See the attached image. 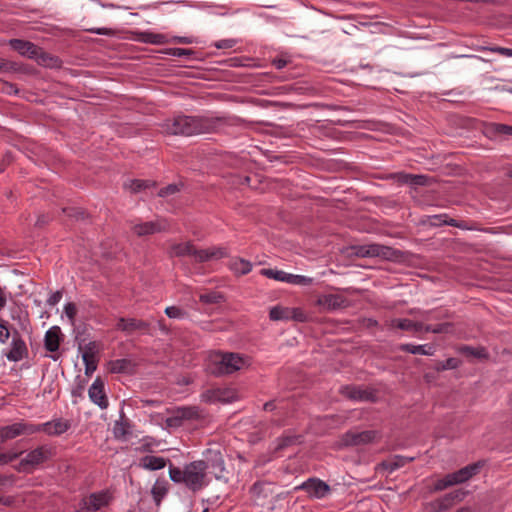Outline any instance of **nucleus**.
Segmentation results:
<instances>
[{"label": "nucleus", "mask_w": 512, "mask_h": 512, "mask_svg": "<svg viewBox=\"0 0 512 512\" xmlns=\"http://www.w3.org/2000/svg\"><path fill=\"white\" fill-rule=\"evenodd\" d=\"M229 117L179 115L167 119L163 127L172 135L191 136L200 133L216 132L220 127L231 125Z\"/></svg>", "instance_id": "f257e3e1"}, {"label": "nucleus", "mask_w": 512, "mask_h": 512, "mask_svg": "<svg viewBox=\"0 0 512 512\" xmlns=\"http://www.w3.org/2000/svg\"><path fill=\"white\" fill-rule=\"evenodd\" d=\"M56 455V448L51 445H40L28 452L25 458L13 465L18 473L30 474L41 464L51 460Z\"/></svg>", "instance_id": "f03ea898"}, {"label": "nucleus", "mask_w": 512, "mask_h": 512, "mask_svg": "<svg viewBox=\"0 0 512 512\" xmlns=\"http://www.w3.org/2000/svg\"><path fill=\"white\" fill-rule=\"evenodd\" d=\"M209 469V462L205 460L192 461L185 465V485L193 492L201 490L205 482L206 471Z\"/></svg>", "instance_id": "7ed1b4c3"}, {"label": "nucleus", "mask_w": 512, "mask_h": 512, "mask_svg": "<svg viewBox=\"0 0 512 512\" xmlns=\"http://www.w3.org/2000/svg\"><path fill=\"white\" fill-rule=\"evenodd\" d=\"M246 364V359L238 353H225L221 355L220 360H215L210 364V373L214 376L232 374L240 370Z\"/></svg>", "instance_id": "20e7f679"}, {"label": "nucleus", "mask_w": 512, "mask_h": 512, "mask_svg": "<svg viewBox=\"0 0 512 512\" xmlns=\"http://www.w3.org/2000/svg\"><path fill=\"white\" fill-rule=\"evenodd\" d=\"M379 438V432L376 430H365L361 432L349 430L340 436L336 446L339 449H343L347 447L366 445L375 442Z\"/></svg>", "instance_id": "39448f33"}, {"label": "nucleus", "mask_w": 512, "mask_h": 512, "mask_svg": "<svg viewBox=\"0 0 512 512\" xmlns=\"http://www.w3.org/2000/svg\"><path fill=\"white\" fill-rule=\"evenodd\" d=\"M35 434L34 424L25 422H15L11 425L0 427V444H3L9 440H13L21 435H32Z\"/></svg>", "instance_id": "423d86ee"}, {"label": "nucleus", "mask_w": 512, "mask_h": 512, "mask_svg": "<svg viewBox=\"0 0 512 512\" xmlns=\"http://www.w3.org/2000/svg\"><path fill=\"white\" fill-rule=\"evenodd\" d=\"M65 336L59 326L49 328L44 336V348L51 353L50 358L57 361L60 357L59 350L64 342Z\"/></svg>", "instance_id": "0eeeda50"}, {"label": "nucleus", "mask_w": 512, "mask_h": 512, "mask_svg": "<svg viewBox=\"0 0 512 512\" xmlns=\"http://www.w3.org/2000/svg\"><path fill=\"white\" fill-rule=\"evenodd\" d=\"M115 329L126 335H132L136 331L151 335V323L137 318L120 317L116 322Z\"/></svg>", "instance_id": "6e6552de"}, {"label": "nucleus", "mask_w": 512, "mask_h": 512, "mask_svg": "<svg viewBox=\"0 0 512 512\" xmlns=\"http://www.w3.org/2000/svg\"><path fill=\"white\" fill-rule=\"evenodd\" d=\"M260 274L267 278L274 279L276 281L286 282V283L295 284V285L308 286V285H311L313 282L312 278L305 277L302 275L289 274L282 270H276V269H271V268H263L260 271Z\"/></svg>", "instance_id": "1a4fd4ad"}, {"label": "nucleus", "mask_w": 512, "mask_h": 512, "mask_svg": "<svg viewBox=\"0 0 512 512\" xmlns=\"http://www.w3.org/2000/svg\"><path fill=\"white\" fill-rule=\"evenodd\" d=\"M296 490H303L307 493L309 498L321 499L326 497L330 492V486L319 478H309L301 485L295 488Z\"/></svg>", "instance_id": "9d476101"}, {"label": "nucleus", "mask_w": 512, "mask_h": 512, "mask_svg": "<svg viewBox=\"0 0 512 512\" xmlns=\"http://www.w3.org/2000/svg\"><path fill=\"white\" fill-rule=\"evenodd\" d=\"M389 177L399 184H407L412 188H416L418 186H431L435 182L434 178L428 175L410 174L406 172L392 173Z\"/></svg>", "instance_id": "9b49d317"}, {"label": "nucleus", "mask_w": 512, "mask_h": 512, "mask_svg": "<svg viewBox=\"0 0 512 512\" xmlns=\"http://www.w3.org/2000/svg\"><path fill=\"white\" fill-rule=\"evenodd\" d=\"M340 393L345 398L353 401H366L372 403L377 401L375 390L363 389L356 385H345L341 388Z\"/></svg>", "instance_id": "f8f14e48"}, {"label": "nucleus", "mask_w": 512, "mask_h": 512, "mask_svg": "<svg viewBox=\"0 0 512 512\" xmlns=\"http://www.w3.org/2000/svg\"><path fill=\"white\" fill-rule=\"evenodd\" d=\"M70 428V421L63 418H56L42 424H34L35 433L44 432L48 436H60Z\"/></svg>", "instance_id": "ddd939ff"}, {"label": "nucleus", "mask_w": 512, "mask_h": 512, "mask_svg": "<svg viewBox=\"0 0 512 512\" xmlns=\"http://www.w3.org/2000/svg\"><path fill=\"white\" fill-rule=\"evenodd\" d=\"M111 496L107 491H100V492H94L89 495V502L83 498L80 501V512L83 510H94L97 511L101 509L102 507H105L109 505V502L111 500Z\"/></svg>", "instance_id": "4468645a"}, {"label": "nucleus", "mask_w": 512, "mask_h": 512, "mask_svg": "<svg viewBox=\"0 0 512 512\" xmlns=\"http://www.w3.org/2000/svg\"><path fill=\"white\" fill-rule=\"evenodd\" d=\"M90 400L101 409H106L109 405L107 395L105 393L104 381L98 376L88 390Z\"/></svg>", "instance_id": "2eb2a0df"}, {"label": "nucleus", "mask_w": 512, "mask_h": 512, "mask_svg": "<svg viewBox=\"0 0 512 512\" xmlns=\"http://www.w3.org/2000/svg\"><path fill=\"white\" fill-rule=\"evenodd\" d=\"M8 45L21 56L32 60H34L40 48V46L31 41L17 38L10 39Z\"/></svg>", "instance_id": "dca6fc26"}, {"label": "nucleus", "mask_w": 512, "mask_h": 512, "mask_svg": "<svg viewBox=\"0 0 512 512\" xmlns=\"http://www.w3.org/2000/svg\"><path fill=\"white\" fill-rule=\"evenodd\" d=\"M12 334H13V339H12V343H11L12 347H11L10 351L6 354V356H7L8 360L13 361V362H18L28 356V349H27L26 343L21 338V335L18 332V330L13 329Z\"/></svg>", "instance_id": "f3484780"}, {"label": "nucleus", "mask_w": 512, "mask_h": 512, "mask_svg": "<svg viewBox=\"0 0 512 512\" xmlns=\"http://www.w3.org/2000/svg\"><path fill=\"white\" fill-rule=\"evenodd\" d=\"M317 306L323 307L327 311H334L348 306V300L339 294H325L318 297Z\"/></svg>", "instance_id": "a211bd4d"}, {"label": "nucleus", "mask_w": 512, "mask_h": 512, "mask_svg": "<svg viewBox=\"0 0 512 512\" xmlns=\"http://www.w3.org/2000/svg\"><path fill=\"white\" fill-rule=\"evenodd\" d=\"M228 256L229 252L227 248L224 247H213L209 249L195 248V253L193 255V257H195L196 262L198 263H204L212 259H221Z\"/></svg>", "instance_id": "6ab92c4d"}, {"label": "nucleus", "mask_w": 512, "mask_h": 512, "mask_svg": "<svg viewBox=\"0 0 512 512\" xmlns=\"http://www.w3.org/2000/svg\"><path fill=\"white\" fill-rule=\"evenodd\" d=\"M0 68L4 73H20L29 76H35L39 72L33 65L7 59L4 66H0Z\"/></svg>", "instance_id": "aec40b11"}, {"label": "nucleus", "mask_w": 512, "mask_h": 512, "mask_svg": "<svg viewBox=\"0 0 512 512\" xmlns=\"http://www.w3.org/2000/svg\"><path fill=\"white\" fill-rule=\"evenodd\" d=\"M485 461H477L475 463L469 464L456 472H453V479L456 484L463 483L473 476L477 475L480 472V469L484 466Z\"/></svg>", "instance_id": "412c9836"}, {"label": "nucleus", "mask_w": 512, "mask_h": 512, "mask_svg": "<svg viewBox=\"0 0 512 512\" xmlns=\"http://www.w3.org/2000/svg\"><path fill=\"white\" fill-rule=\"evenodd\" d=\"M108 370L113 374H128L135 373L136 364L127 358L111 360L108 362Z\"/></svg>", "instance_id": "4be33fe9"}, {"label": "nucleus", "mask_w": 512, "mask_h": 512, "mask_svg": "<svg viewBox=\"0 0 512 512\" xmlns=\"http://www.w3.org/2000/svg\"><path fill=\"white\" fill-rule=\"evenodd\" d=\"M303 443V436L298 434H283L282 436L276 439V446L273 449L272 453L275 456H279L280 453L287 449L288 447L294 445H300Z\"/></svg>", "instance_id": "5701e85b"}, {"label": "nucleus", "mask_w": 512, "mask_h": 512, "mask_svg": "<svg viewBox=\"0 0 512 512\" xmlns=\"http://www.w3.org/2000/svg\"><path fill=\"white\" fill-rule=\"evenodd\" d=\"M34 60L38 65L45 68H61L63 61L56 55L46 52L42 47L39 48Z\"/></svg>", "instance_id": "b1692460"}, {"label": "nucleus", "mask_w": 512, "mask_h": 512, "mask_svg": "<svg viewBox=\"0 0 512 512\" xmlns=\"http://www.w3.org/2000/svg\"><path fill=\"white\" fill-rule=\"evenodd\" d=\"M457 352L466 358H476L479 360H488L489 359V353L486 350L485 347L479 346V347H473L469 345H459L457 347Z\"/></svg>", "instance_id": "393cba45"}, {"label": "nucleus", "mask_w": 512, "mask_h": 512, "mask_svg": "<svg viewBox=\"0 0 512 512\" xmlns=\"http://www.w3.org/2000/svg\"><path fill=\"white\" fill-rule=\"evenodd\" d=\"M229 269L236 277L247 275L252 270V263L241 257H234L229 261Z\"/></svg>", "instance_id": "a878e982"}, {"label": "nucleus", "mask_w": 512, "mask_h": 512, "mask_svg": "<svg viewBox=\"0 0 512 512\" xmlns=\"http://www.w3.org/2000/svg\"><path fill=\"white\" fill-rule=\"evenodd\" d=\"M377 255L376 257L382 258L388 261H402L404 259L405 253L401 250L395 249L390 246H385L381 244H377Z\"/></svg>", "instance_id": "bb28decb"}, {"label": "nucleus", "mask_w": 512, "mask_h": 512, "mask_svg": "<svg viewBox=\"0 0 512 512\" xmlns=\"http://www.w3.org/2000/svg\"><path fill=\"white\" fill-rule=\"evenodd\" d=\"M132 230L137 236L142 237L161 232L164 228L161 227L159 222L148 221L134 225Z\"/></svg>", "instance_id": "cd10ccee"}, {"label": "nucleus", "mask_w": 512, "mask_h": 512, "mask_svg": "<svg viewBox=\"0 0 512 512\" xmlns=\"http://www.w3.org/2000/svg\"><path fill=\"white\" fill-rule=\"evenodd\" d=\"M484 133L489 138H493L498 135L512 136V125L488 123L485 125Z\"/></svg>", "instance_id": "c85d7f7f"}, {"label": "nucleus", "mask_w": 512, "mask_h": 512, "mask_svg": "<svg viewBox=\"0 0 512 512\" xmlns=\"http://www.w3.org/2000/svg\"><path fill=\"white\" fill-rule=\"evenodd\" d=\"M169 483L165 479H157L151 489V495L157 507L160 506L163 498L167 495Z\"/></svg>", "instance_id": "c756f323"}, {"label": "nucleus", "mask_w": 512, "mask_h": 512, "mask_svg": "<svg viewBox=\"0 0 512 512\" xmlns=\"http://www.w3.org/2000/svg\"><path fill=\"white\" fill-rule=\"evenodd\" d=\"M169 459H165L159 456L147 455L141 459V465L148 470L155 471L165 468Z\"/></svg>", "instance_id": "7c9ffc66"}, {"label": "nucleus", "mask_w": 512, "mask_h": 512, "mask_svg": "<svg viewBox=\"0 0 512 512\" xmlns=\"http://www.w3.org/2000/svg\"><path fill=\"white\" fill-rule=\"evenodd\" d=\"M393 325L403 331H413L419 333L423 331L424 324L422 322H415L408 318L395 319Z\"/></svg>", "instance_id": "2f4dec72"}, {"label": "nucleus", "mask_w": 512, "mask_h": 512, "mask_svg": "<svg viewBox=\"0 0 512 512\" xmlns=\"http://www.w3.org/2000/svg\"><path fill=\"white\" fill-rule=\"evenodd\" d=\"M233 184L246 185L252 189H258L262 183L261 176L258 174L254 175H234Z\"/></svg>", "instance_id": "473e14b6"}, {"label": "nucleus", "mask_w": 512, "mask_h": 512, "mask_svg": "<svg viewBox=\"0 0 512 512\" xmlns=\"http://www.w3.org/2000/svg\"><path fill=\"white\" fill-rule=\"evenodd\" d=\"M453 506L452 501L446 494L426 505L428 512H446Z\"/></svg>", "instance_id": "72a5a7b5"}, {"label": "nucleus", "mask_w": 512, "mask_h": 512, "mask_svg": "<svg viewBox=\"0 0 512 512\" xmlns=\"http://www.w3.org/2000/svg\"><path fill=\"white\" fill-rule=\"evenodd\" d=\"M399 350L402 352H407L411 354H420V355H427L431 356L434 354V348L433 346L428 345H413V344H401L399 346Z\"/></svg>", "instance_id": "f704fd0d"}, {"label": "nucleus", "mask_w": 512, "mask_h": 512, "mask_svg": "<svg viewBox=\"0 0 512 512\" xmlns=\"http://www.w3.org/2000/svg\"><path fill=\"white\" fill-rule=\"evenodd\" d=\"M413 460L414 457H404L401 455H396L393 460L382 461L380 463V466L389 472H393L399 469L400 467H403L405 464L412 462Z\"/></svg>", "instance_id": "c9c22d12"}, {"label": "nucleus", "mask_w": 512, "mask_h": 512, "mask_svg": "<svg viewBox=\"0 0 512 512\" xmlns=\"http://www.w3.org/2000/svg\"><path fill=\"white\" fill-rule=\"evenodd\" d=\"M79 350L82 351L83 362L99 360L97 356L98 344L96 341H90L84 348L80 344Z\"/></svg>", "instance_id": "e433bc0d"}, {"label": "nucleus", "mask_w": 512, "mask_h": 512, "mask_svg": "<svg viewBox=\"0 0 512 512\" xmlns=\"http://www.w3.org/2000/svg\"><path fill=\"white\" fill-rule=\"evenodd\" d=\"M157 182L154 180H143V179H133L130 180L129 185L125 184V187H128L132 193H139L143 190L156 187Z\"/></svg>", "instance_id": "4c0bfd02"}, {"label": "nucleus", "mask_w": 512, "mask_h": 512, "mask_svg": "<svg viewBox=\"0 0 512 512\" xmlns=\"http://www.w3.org/2000/svg\"><path fill=\"white\" fill-rule=\"evenodd\" d=\"M138 40L143 43L161 45L167 43V38L163 34L153 32H140L138 34Z\"/></svg>", "instance_id": "58836bf2"}, {"label": "nucleus", "mask_w": 512, "mask_h": 512, "mask_svg": "<svg viewBox=\"0 0 512 512\" xmlns=\"http://www.w3.org/2000/svg\"><path fill=\"white\" fill-rule=\"evenodd\" d=\"M354 254L357 257L366 258V257H376L377 255V244H367V245H355L352 246Z\"/></svg>", "instance_id": "ea45409f"}, {"label": "nucleus", "mask_w": 512, "mask_h": 512, "mask_svg": "<svg viewBox=\"0 0 512 512\" xmlns=\"http://www.w3.org/2000/svg\"><path fill=\"white\" fill-rule=\"evenodd\" d=\"M62 212L69 218L76 221H84L90 218V214L84 208L80 207H64Z\"/></svg>", "instance_id": "a19ab883"}, {"label": "nucleus", "mask_w": 512, "mask_h": 512, "mask_svg": "<svg viewBox=\"0 0 512 512\" xmlns=\"http://www.w3.org/2000/svg\"><path fill=\"white\" fill-rule=\"evenodd\" d=\"M291 308L283 307L280 305L274 306L269 311V318L271 321L289 320Z\"/></svg>", "instance_id": "79ce46f5"}, {"label": "nucleus", "mask_w": 512, "mask_h": 512, "mask_svg": "<svg viewBox=\"0 0 512 512\" xmlns=\"http://www.w3.org/2000/svg\"><path fill=\"white\" fill-rule=\"evenodd\" d=\"M176 410L183 422L186 420H199L201 418L199 408L196 406L179 407Z\"/></svg>", "instance_id": "37998d69"}, {"label": "nucleus", "mask_w": 512, "mask_h": 512, "mask_svg": "<svg viewBox=\"0 0 512 512\" xmlns=\"http://www.w3.org/2000/svg\"><path fill=\"white\" fill-rule=\"evenodd\" d=\"M452 473L447 474L444 478L436 480L432 486L429 487V492H439L442 491L450 486H453L456 484L454 479L452 478Z\"/></svg>", "instance_id": "c03bdc74"}, {"label": "nucleus", "mask_w": 512, "mask_h": 512, "mask_svg": "<svg viewBox=\"0 0 512 512\" xmlns=\"http://www.w3.org/2000/svg\"><path fill=\"white\" fill-rule=\"evenodd\" d=\"M195 248L196 246L191 242L175 244L172 247L174 254L177 257L193 256L195 253Z\"/></svg>", "instance_id": "a18cd8bd"}, {"label": "nucleus", "mask_w": 512, "mask_h": 512, "mask_svg": "<svg viewBox=\"0 0 512 512\" xmlns=\"http://www.w3.org/2000/svg\"><path fill=\"white\" fill-rule=\"evenodd\" d=\"M209 468L213 469V473L216 479L222 478V472L225 470L224 461L220 453H216L215 457L208 461Z\"/></svg>", "instance_id": "49530a36"}, {"label": "nucleus", "mask_w": 512, "mask_h": 512, "mask_svg": "<svg viewBox=\"0 0 512 512\" xmlns=\"http://www.w3.org/2000/svg\"><path fill=\"white\" fill-rule=\"evenodd\" d=\"M163 53L175 56V57H188L191 59H196L197 52L193 49H186V48H166Z\"/></svg>", "instance_id": "de8ad7c7"}, {"label": "nucleus", "mask_w": 512, "mask_h": 512, "mask_svg": "<svg viewBox=\"0 0 512 512\" xmlns=\"http://www.w3.org/2000/svg\"><path fill=\"white\" fill-rule=\"evenodd\" d=\"M131 425L130 422L125 419L124 420V413H121V420L116 422V425L114 427V434L117 438H124L128 433Z\"/></svg>", "instance_id": "09e8293b"}, {"label": "nucleus", "mask_w": 512, "mask_h": 512, "mask_svg": "<svg viewBox=\"0 0 512 512\" xmlns=\"http://www.w3.org/2000/svg\"><path fill=\"white\" fill-rule=\"evenodd\" d=\"M431 225L440 227L442 225H449L452 227H457L463 230H469L471 227L468 225L467 221L464 220H457L453 218H447L446 220H443V222H431Z\"/></svg>", "instance_id": "8fccbe9b"}, {"label": "nucleus", "mask_w": 512, "mask_h": 512, "mask_svg": "<svg viewBox=\"0 0 512 512\" xmlns=\"http://www.w3.org/2000/svg\"><path fill=\"white\" fill-rule=\"evenodd\" d=\"M224 301V296L219 292H209L200 295V302L205 304H219Z\"/></svg>", "instance_id": "3c124183"}, {"label": "nucleus", "mask_w": 512, "mask_h": 512, "mask_svg": "<svg viewBox=\"0 0 512 512\" xmlns=\"http://www.w3.org/2000/svg\"><path fill=\"white\" fill-rule=\"evenodd\" d=\"M169 478L174 483H185V470L180 469L179 467H175L173 464L169 466Z\"/></svg>", "instance_id": "603ef678"}, {"label": "nucleus", "mask_w": 512, "mask_h": 512, "mask_svg": "<svg viewBox=\"0 0 512 512\" xmlns=\"http://www.w3.org/2000/svg\"><path fill=\"white\" fill-rule=\"evenodd\" d=\"M289 320H293L300 323H306L309 321V317L302 308H291Z\"/></svg>", "instance_id": "864d4df0"}, {"label": "nucleus", "mask_w": 512, "mask_h": 512, "mask_svg": "<svg viewBox=\"0 0 512 512\" xmlns=\"http://www.w3.org/2000/svg\"><path fill=\"white\" fill-rule=\"evenodd\" d=\"M75 381H76V383H75V386L72 388L71 393L74 397H82L88 381H87V379L81 377L80 375H78L76 377Z\"/></svg>", "instance_id": "5fc2aeb1"}, {"label": "nucleus", "mask_w": 512, "mask_h": 512, "mask_svg": "<svg viewBox=\"0 0 512 512\" xmlns=\"http://www.w3.org/2000/svg\"><path fill=\"white\" fill-rule=\"evenodd\" d=\"M468 491L463 488L455 489L449 493H446V496L452 501L453 505H455L458 502H461L465 499V497L468 495Z\"/></svg>", "instance_id": "6e6d98bb"}, {"label": "nucleus", "mask_w": 512, "mask_h": 512, "mask_svg": "<svg viewBox=\"0 0 512 512\" xmlns=\"http://www.w3.org/2000/svg\"><path fill=\"white\" fill-rule=\"evenodd\" d=\"M454 324L452 322H445L434 325V334H448L454 331Z\"/></svg>", "instance_id": "4d7b16f0"}, {"label": "nucleus", "mask_w": 512, "mask_h": 512, "mask_svg": "<svg viewBox=\"0 0 512 512\" xmlns=\"http://www.w3.org/2000/svg\"><path fill=\"white\" fill-rule=\"evenodd\" d=\"M180 191V186L177 185V184H169L163 188H161L159 191H158V196L159 197H167L169 195H173V194H176L177 192Z\"/></svg>", "instance_id": "13d9d810"}, {"label": "nucleus", "mask_w": 512, "mask_h": 512, "mask_svg": "<svg viewBox=\"0 0 512 512\" xmlns=\"http://www.w3.org/2000/svg\"><path fill=\"white\" fill-rule=\"evenodd\" d=\"M9 322L3 319H0V342L5 343L10 335Z\"/></svg>", "instance_id": "bf43d9fd"}, {"label": "nucleus", "mask_w": 512, "mask_h": 512, "mask_svg": "<svg viewBox=\"0 0 512 512\" xmlns=\"http://www.w3.org/2000/svg\"><path fill=\"white\" fill-rule=\"evenodd\" d=\"M165 314L169 317V318H182L184 317L187 313L186 311H184L183 309H181L180 307H177V306H169L165 309Z\"/></svg>", "instance_id": "052dcab7"}, {"label": "nucleus", "mask_w": 512, "mask_h": 512, "mask_svg": "<svg viewBox=\"0 0 512 512\" xmlns=\"http://www.w3.org/2000/svg\"><path fill=\"white\" fill-rule=\"evenodd\" d=\"M53 220V217L48 213H42L37 217L34 226L38 229H43Z\"/></svg>", "instance_id": "680f3d73"}, {"label": "nucleus", "mask_w": 512, "mask_h": 512, "mask_svg": "<svg viewBox=\"0 0 512 512\" xmlns=\"http://www.w3.org/2000/svg\"><path fill=\"white\" fill-rule=\"evenodd\" d=\"M183 420L180 417V414L177 413V410L174 411L173 415L171 417H168L166 419V425L171 428H178L183 425Z\"/></svg>", "instance_id": "e2e57ef3"}, {"label": "nucleus", "mask_w": 512, "mask_h": 512, "mask_svg": "<svg viewBox=\"0 0 512 512\" xmlns=\"http://www.w3.org/2000/svg\"><path fill=\"white\" fill-rule=\"evenodd\" d=\"M2 82V88H1V91L5 94H8V95H18L20 90L19 88L17 87L16 84L14 83H11V82H8V81H4V80H0Z\"/></svg>", "instance_id": "0e129e2a"}, {"label": "nucleus", "mask_w": 512, "mask_h": 512, "mask_svg": "<svg viewBox=\"0 0 512 512\" xmlns=\"http://www.w3.org/2000/svg\"><path fill=\"white\" fill-rule=\"evenodd\" d=\"M268 482L266 481H256L251 487H250V494H252V496L256 497V498H259L263 495V489H264V485L267 484Z\"/></svg>", "instance_id": "69168bd1"}, {"label": "nucleus", "mask_w": 512, "mask_h": 512, "mask_svg": "<svg viewBox=\"0 0 512 512\" xmlns=\"http://www.w3.org/2000/svg\"><path fill=\"white\" fill-rule=\"evenodd\" d=\"M461 364H462L461 359L455 358V357H450L443 362L442 368H446V370L457 369L458 367L461 366Z\"/></svg>", "instance_id": "338daca9"}, {"label": "nucleus", "mask_w": 512, "mask_h": 512, "mask_svg": "<svg viewBox=\"0 0 512 512\" xmlns=\"http://www.w3.org/2000/svg\"><path fill=\"white\" fill-rule=\"evenodd\" d=\"M14 161L13 154L10 151H7L0 162V174L3 173L6 168Z\"/></svg>", "instance_id": "774afa93"}]
</instances>
